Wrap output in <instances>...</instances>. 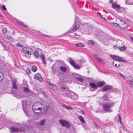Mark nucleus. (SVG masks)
I'll return each mask as SVG.
<instances>
[{"instance_id":"obj_1","label":"nucleus","mask_w":133,"mask_h":133,"mask_svg":"<svg viewBox=\"0 0 133 133\" xmlns=\"http://www.w3.org/2000/svg\"><path fill=\"white\" fill-rule=\"evenodd\" d=\"M110 56L112 59L114 60L112 62V63L114 64V66L118 68L120 66V63L119 62L120 61L125 62H127L126 60L122 59V57H121L114 55H111Z\"/></svg>"},{"instance_id":"obj_2","label":"nucleus","mask_w":133,"mask_h":133,"mask_svg":"<svg viewBox=\"0 0 133 133\" xmlns=\"http://www.w3.org/2000/svg\"><path fill=\"white\" fill-rule=\"evenodd\" d=\"M62 89L63 90H65L68 97L71 98L73 99H77L78 98V95L75 94L74 92L68 90L65 88L63 87H62Z\"/></svg>"},{"instance_id":"obj_3","label":"nucleus","mask_w":133,"mask_h":133,"mask_svg":"<svg viewBox=\"0 0 133 133\" xmlns=\"http://www.w3.org/2000/svg\"><path fill=\"white\" fill-rule=\"evenodd\" d=\"M80 24L79 20L78 19V17H76L75 20V23L72 26V28H73L71 30L74 31L75 30V31L78 29L80 26Z\"/></svg>"},{"instance_id":"obj_4","label":"nucleus","mask_w":133,"mask_h":133,"mask_svg":"<svg viewBox=\"0 0 133 133\" xmlns=\"http://www.w3.org/2000/svg\"><path fill=\"white\" fill-rule=\"evenodd\" d=\"M112 6L113 9H115L118 12H122L124 11V9L119 5L112 3Z\"/></svg>"},{"instance_id":"obj_5","label":"nucleus","mask_w":133,"mask_h":133,"mask_svg":"<svg viewBox=\"0 0 133 133\" xmlns=\"http://www.w3.org/2000/svg\"><path fill=\"white\" fill-rule=\"evenodd\" d=\"M21 51L23 53L30 55L32 53L33 50L30 47H26L23 48L22 49Z\"/></svg>"},{"instance_id":"obj_6","label":"nucleus","mask_w":133,"mask_h":133,"mask_svg":"<svg viewBox=\"0 0 133 133\" xmlns=\"http://www.w3.org/2000/svg\"><path fill=\"white\" fill-rule=\"evenodd\" d=\"M113 106V103H112L105 104L103 105V108L105 111L108 112H111L112 110L110 109V108Z\"/></svg>"},{"instance_id":"obj_7","label":"nucleus","mask_w":133,"mask_h":133,"mask_svg":"<svg viewBox=\"0 0 133 133\" xmlns=\"http://www.w3.org/2000/svg\"><path fill=\"white\" fill-rule=\"evenodd\" d=\"M43 107V104L41 102H35L33 104L32 108L33 110H35V109H40L41 107Z\"/></svg>"},{"instance_id":"obj_8","label":"nucleus","mask_w":133,"mask_h":133,"mask_svg":"<svg viewBox=\"0 0 133 133\" xmlns=\"http://www.w3.org/2000/svg\"><path fill=\"white\" fill-rule=\"evenodd\" d=\"M59 122L62 126L65 127L66 128H69L70 127L69 123L65 120L60 119Z\"/></svg>"},{"instance_id":"obj_9","label":"nucleus","mask_w":133,"mask_h":133,"mask_svg":"<svg viewBox=\"0 0 133 133\" xmlns=\"http://www.w3.org/2000/svg\"><path fill=\"white\" fill-rule=\"evenodd\" d=\"M69 62L75 69H80V66L79 65L76 64L75 61L72 59L69 58Z\"/></svg>"},{"instance_id":"obj_10","label":"nucleus","mask_w":133,"mask_h":133,"mask_svg":"<svg viewBox=\"0 0 133 133\" xmlns=\"http://www.w3.org/2000/svg\"><path fill=\"white\" fill-rule=\"evenodd\" d=\"M11 129L12 133H14V132H18L20 131H24L23 129H22L20 128L18 129L16 128L12 127L11 128Z\"/></svg>"},{"instance_id":"obj_11","label":"nucleus","mask_w":133,"mask_h":133,"mask_svg":"<svg viewBox=\"0 0 133 133\" xmlns=\"http://www.w3.org/2000/svg\"><path fill=\"white\" fill-rule=\"evenodd\" d=\"M16 83V81L15 79L13 80L12 81V86L14 89L12 92V93H14V92H16L18 89Z\"/></svg>"},{"instance_id":"obj_12","label":"nucleus","mask_w":133,"mask_h":133,"mask_svg":"<svg viewBox=\"0 0 133 133\" xmlns=\"http://www.w3.org/2000/svg\"><path fill=\"white\" fill-rule=\"evenodd\" d=\"M112 87L110 85H108L104 86L103 88L102 91L105 92L111 89Z\"/></svg>"},{"instance_id":"obj_13","label":"nucleus","mask_w":133,"mask_h":133,"mask_svg":"<svg viewBox=\"0 0 133 133\" xmlns=\"http://www.w3.org/2000/svg\"><path fill=\"white\" fill-rule=\"evenodd\" d=\"M119 21H121L122 23V25H121L120 26H119V27L123 29H126V26H127V24L126 23H125L121 19H119Z\"/></svg>"},{"instance_id":"obj_14","label":"nucleus","mask_w":133,"mask_h":133,"mask_svg":"<svg viewBox=\"0 0 133 133\" xmlns=\"http://www.w3.org/2000/svg\"><path fill=\"white\" fill-rule=\"evenodd\" d=\"M127 82L131 87H133V77H130L127 80Z\"/></svg>"},{"instance_id":"obj_15","label":"nucleus","mask_w":133,"mask_h":133,"mask_svg":"<svg viewBox=\"0 0 133 133\" xmlns=\"http://www.w3.org/2000/svg\"><path fill=\"white\" fill-rule=\"evenodd\" d=\"M34 78L35 79L39 80L40 82H42L43 80V79L41 77V75L39 74H36Z\"/></svg>"},{"instance_id":"obj_16","label":"nucleus","mask_w":133,"mask_h":133,"mask_svg":"<svg viewBox=\"0 0 133 133\" xmlns=\"http://www.w3.org/2000/svg\"><path fill=\"white\" fill-rule=\"evenodd\" d=\"M45 122V119H43L40 122H39L38 124L37 127H39V126H43L44 124V123Z\"/></svg>"},{"instance_id":"obj_17","label":"nucleus","mask_w":133,"mask_h":133,"mask_svg":"<svg viewBox=\"0 0 133 133\" xmlns=\"http://www.w3.org/2000/svg\"><path fill=\"white\" fill-rule=\"evenodd\" d=\"M90 85L91 88L95 90L97 89L98 87V86L93 83L90 82Z\"/></svg>"},{"instance_id":"obj_18","label":"nucleus","mask_w":133,"mask_h":133,"mask_svg":"<svg viewBox=\"0 0 133 133\" xmlns=\"http://www.w3.org/2000/svg\"><path fill=\"white\" fill-rule=\"evenodd\" d=\"M42 107H41V108L37 109H35V110H33V111L35 113L38 114V115H39L40 114L42 110Z\"/></svg>"},{"instance_id":"obj_19","label":"nucleus","mask_w":133,"mask_h":133,"mask_svg":"<svg viewBox=\"0 0 133 133\" xmlns=\"http://www.w3.org/2000/svg\"><path fill=\"white\" fill-rule=\"evenodd\" d=\"M49 85L50 88L51 89L54 90H57V86L54 84L50 83V84H49Z\"/></svg>"},{"instance_id":"obj_20","label":"nucleus","mask_w":133,"mask_h":133,"mask_svg":"<svg viewBox=\"0 0 133 133\" xmlns=\"http://www.w3.org/2000/svg\"><path fill=\"white\" fill-rule=\"evenodd\" d=\"M126 48L125 45H123L121 47L120 46H118V49L121 51H124L126 50Z\"/></svg>"},{"instance_id":"obj_21","label":"nucleus","mask_w":133,"mask_h":133,"mask_svg":"<svg viewBox=\"0 0 133 133\" xmlns=\"http://www.w3.org/2000/svg\"><path fill=\"white\" fill-rule=\"evenodd\" d=\"M62 105V107L67 110H72L73 109V108L71 107L66 105L65 104H63Z\"/></svg>"},{"instance_id":"obj_22","label":"nucleus","mask_w":133,"mask_h":133,"mask_svg":"<svg viewBox=\"0 0 133 133\" xmlns=\"http://www.w3.org/2000/svg\"><path fill=\"white\" fill-rule=\"evenodd\" d=\"M105 84V82L104 81H99L97 82V85L99 87H102Z\"/></svg>"},{"instance_id":"obj_23","label":"nucleus","mask_w":133,"mask_h":133,"mask_svg":"<svg viewBox=\"0 0 133 133\" xmlns=\"http://www.w3.org/2000/svg\"><path fill=\"white\" fill-rule=\"evenodd\" d=\"M75 45L78 47H82L84 46V45L83 43L80 42L76 44Z\"/></svg>"},{"instance_id":"obj_24","label":"nucleus","mask_w":133,"mask_h":133,"mask_svg":"<svg viewBox=\"0 0 133 133\" xmlns=\"http://www.w3.org/2000/svg\"><path fill=\"white\" fill-rule=\"evenodd\" d=\"M40 57L43 63L44 64H46V62L45 60V57L44 55H41L40 56Z\"/></svg>"},{"instance_id":"obj_25","label":"nucleus","mask_w":133,"mask_h":133,"mask_svg":"<svg viewBox=\"0 0 133 133\" xmlns=\"http://www.w3.org/2000/svg\"><path fill=\"white\" fill-rule=\"evenodd\" d=\"M78 118L80 120V121L82 123H84L85 122L84 121L83 117L81 116H77Z\"/></svg>"},{"instance_id":"obj_26","label":"nucleus","mask_w":133,"mask_h":133,"mask_svg":"<svg viewBox=\"0 0 133 133\" xmlns=\"http://www.w3.org/2000/svg\"><path fill=\"white\" fill-rule=\"evenodd\" d=\"M125 2V3L128 5H133V1L131 0H126Z\"/></svg>"},{"instance_id":"obj_27","label":"nucleus","mask_w":133,"mask_h":133,"mask_svg":"<svg viewBox=\"0 0 133 133\" xmlns=\"http://www.w3.org/2000/svg\"><path fill=\"white\" fill-rule=\"evenodd\" d=\"M4 75L3 73L0 71V83H1L4 78Z\"/></svg>"},{"instance_id":"obj_28","label":"nucleus","mask_w":133,"mask_h":133,"mask_svg":"<svg viewBox=\"0 0 133 133\" xmlns=\"http://www.w3.org/2000/svg\"><path fill=\"white\" fill-rule=\"evenodd\" d=\"M23 90L24 92L26 93H28L30 92V90L27 87H24Z\"/></svg>"},{"instance_id":"obj_29","label":"nucleus","mask_w":133,"mask_h":133,"mask_svg":"<svg viewBox=\"0 0 133 133\" xmlns=\"http://www.w3.org/2000/svg\"><path fill=\"white\" fill-rule=\"evenodd\" d=\"M60 70L64 72H65L66 71V68L64 66H61L60 68Z\"/></svg>"},{"instance_id":"obj_30","label":"nucleus","mask_w":133,"mask_h":133,"mask_svg":"<svg viewBox=\"0 0 133 133\" xmlns=\"http://www.w3.org/2000/svg\"><path fill=\"white\" fill-rule=\"evenodd\" d=\"M34 55L35 56L36 58L39 57V54L37 51H35L33 53Z\"/></svg>"},{"instance_id":"obj_31","label":"nucleus","mask_w":133,"mask_h":133,"mask_svg":"<svg viewBox=\"0 0 133 133\" xmlns=\"http://www.w3.org/2000/svg\"><path fill=\"white\" fill-rule=\"evenodd\" d=\"M75 79L81 82H82L83 81V79L82 78L77 77V76L75 77Z\"/></svg>"},{"instance_id":"obj_32","label":"nucleus","mask_w":133,"mask_h":133,"mask_svg":"<svg viewBox=\"0 0 133 133\" xmlns=\"http://www.w3.org/2000/svg\"><path fill=\"white\" fill-rule=\"evenodd\" d=\"M32 70L34 72H35L37 70V67L35 66H33L31 68Z\"/></svg>"},{"instance_id":"obj_33","label":"nucleus","mask_w":133,"mask_h":133,"mask_svg":"<svg viewBox=\"0 0 133 133\" xmlns=\"http://www.w3.org/2000/svg\"><path fill=\"white\" fill-rule=\"evenodd\" d=\"M88 43L89 44H90L92 45H94L95 43L92 40H89L88 41Z\"/></svg>"},{"instance_id":"obj_34","label":"nucleus","mask_w":133,"mask_h":133,"mask_svg":"<svg viewBox=\"0 0 133 133\" xmlns=\"http://www.w3.org/2000/svg\"><path fill=\"white\" fill-rule=\"evenodd\" d=\"M97 61L100 62L103 65L104 64V62L103 61V60L102 58H99V59H98Z\"/></svg>"},{"instance_id":"obj_35","label":"nucleus","mask_w":133,"mask_h":133,"mask_svg":"<svg viewBox=\"0 0 133 133\" xmlns=\"http://www.w3.org/2000/svg\"><path fill=\"white\" fill-rule=\"evenodd\" d=\"M102 98L105 100H107L108 99L107 95H104L102 97Z\"/></svg>"},{"instance_id":"obj_36","label":"nucleus","mask_w":133,"mask_h":133,"mask_svg":"<svg viewBox=\"0 0 133 133\" xmlns=\"http://www.w3.org/2000/svg\"><path fill=\"white\" fill-rule=\"evenodd\" d=\"M39 95H42L43 96V97H46L45 93L43 92H41L39 94Z\"/></svg>"},{"instance_id":"obj_37","label":"nucleus","mask_w":133,"mask_h":133,"mask_svg":"<svg viewBox=\"0 0 133 133\" xmlns=\"http://www.w3.org/2000/svg\"><path fill=\"white\" fill-rule=\"evenodd\" d=\"M93 124L95 126H96L97 128H101V127H102L100 125H97L95 122L93 123Z\"/></svg>"},{"instance_id":"obj_38","label":"nucleus","mask_w":133,"mask_h":133,"mask_svg":"<svg viewBox=\"0 0 133 133\" xmlns=\"http://www.w3.org/2000/svg\"><path fill=\"white\" fill-rule=\"evenodd\" d=\"M111 24L113 26L115 27H117L118 26V24L117 23H113Z\"/></svg>"},{"instance_id":"obj_39","label":"nucleus","mask_w":133,"mask_h":133,"mask_svg":"<svg viewBox=\"0 0 133 133\" xmlns=\"http://www.w3.org/2000/svg\"><path fill=\"white\" fill-rule=\"evenodd\" d=\"M2 32L3 34H5L7 32V30L5 28H3L2 30Z\"/></svg>"},{"instance_id":"obj_40","label":"nucleus","mask_w":133,"mask_h":133,"mask_svg":"<svg viewBox=\"0 0 133 133\" xmlns=\"http://www.w3.org/2000/svg\"><path fill=\"white\" fill-rule=\"evenodd\" d=\"M26 72L28 74H30L31 71L30 69H27L26 70Z\"/></svg>"},{"instance_id":"obj_41","label":"nucleus","mask_w":133,"mask_h":133,"mask_svg":"<svg viewBox=\"0 0 133 133\" xmlns=\"http://www.w3.org/2000/svg\"><path fill=\"white\" fill-rule=\"evenodd\" d=\"M16 45L17 46L19 47H23V45L19 43H17Z\"/></svg>"},{"instance_id":"obj_42","label":"nucleus","mask_w":133,"mask_h":133,"mask_svg":"<svg viewBox=\"0 0 133 133\" xmlns=\"http://www.w3.org/2000/svg\"><path fill=\"white\" fill-rule=\"evenodd\" d=\"M94 57L97 59V60L98 59H99V56L96 54H94Z\"/></svg>"},{"instance_id":"obj_43","label":"nucleus","mask_w":133,"mask_h":133,"mask_svg":"<svg viewBox=\"0 0 133 133\" xmlns=\"http://www.w3.org/2000/svg\"><path fill=\"white\" fill-rule=\"evenodd\" d=\"M2 9L4 10L5 11L6 10V9L5 7V6L4 5H2Z\"/></svg>"},{"instance_id":"obj_44","label":"nucleus","mask_w":133,"mask_h":133,"mask_svg":"<svg viewBox=\"0 0 133 133\" xmlns=\"http://www.w3.org/2000/svg\"><path fill=\"white\" fill-rule=\"evenodd\" d=\"M79 112L84 115L85 114L83 110H80V111H79Z\"/></svg>"},{"instance_id":"obj_45","label":"nucleus","mask_w":133,"mask_h":133,"mask_svg":"<svg viewBox=\"0 0 133 133\" xmlns=\"http://www.w3.org/2000/svg\"><path fill=\"white\" fill-rule=\"evenodd\" d=\"M45 80L49 84H49H50V83H50V80L49 79H48V78H46Z\"/></svg>"},{"instance_id":"obj_46","label":"nucleus","mask_w":133,"mask_h":133,"mask_svg":"<svg viewBox=\"0 0 133 133\" xmlns=\"http://www.w3.org/2000/svg\"><path fill=\"white\" fill-rule=\"evenodd\" d=\"M19 23L20 24L22 25L24 27H27L26 25L25 24L23 23H22V22H19Z\"/></svg>"},{"instance_id":"obj_47","label":"nucleus","mask_w":133,"mask_h":133,"mask_svg":"<svg viewBox=\"0 0 133 133\" xmlns=\"http://www.w3.org/2000/svg\"><path fill=\"white\" fill-rule=\"evenodd\" d=\"M113 48L114 49H118V47H117L116 45H114L113 46Z\"/></svg>"},{"instance_id":"obj_48","label":"nucleus","mask_w":133,"mask_h":133,"mask_svg":"<svg viewBox=\"0 0 133 133\" xmlns=\"http://www.w3.org/2000/svg\"><path fill=\"white\" fill-rule=\"evenodd\" d=\"M22 104L23 107H24V104H25V105H26V104H25V101H22Z\"/></svg>"},{"instance_id":"obj_49","label":"nucleus","mask_w":133,"mask_h":133,"mask_svg":"<svg viewBox=\"0 0 133 133\" xmlns=\"http://www.w3.org/2000/svg\"><path fill=\"white\" fill-rule=\"evenodd\" d=\"M89 30L90 31V30H93V28L91 26H89Z\"/></svg>"},{"instance_id":"obj_50","label":"nucleus","mask_w":133,"mask_h":133,"mask_svg":"<svg viewBox=\"0 0 133 133\" xmlns=\"http://www.w3.org/2000/svg\"><path fill=\"white\" fill-rule=\"evenodd\" d=\"M119 121H122V118L121 116L120 115L119 116Z\"/></svg>"},{"instance_id":"obj_51","label":"nucleus","mask_w":133,"mask_h":133,"mask_svg":"<svg viewBox=\"0 0 133 133\" xmlns=\"http://www.w3.org/2000/svg\"><path fill=\"white\" fill-rule=\"evenodd\" d=\"M112 2H113V1H112V0H110L109 1V3H112H112H112Z\"/></svg>"},{"instance_id":"obj_52","label":"nucleus","mask_w":133,"mask_h":133,"mask_svg":"<svg viewBox=\"0 0 133 133\" xmlns=\"http://www.w3.org/2000/svg\"><path fill=\"white\" fill-rule=\"evenodd\" d=\"M121 22V23H120L119 24H118V26H120L121 25H122V23L121 22V21H120Z\"/></svg>"},{"instance_id":"obj_53","label":"nucleus","mask_w":133,"mask_h":133,"mask_svg":"<svg viewBox=\"0 0 133 133\" xmlns=\"http://www.w3.org/2000/svg\"><path fill=\"white\" fill-rule=\"evenodd\" d=\"M119 75H120L122 76L123 77H125V76H124L123 75H122L120 73L119 74Z\"/></svg>"},{"instance_id":"obj_54","label":"nucleus","mask_w":133,"mask_h":133,"mask_svg":"<svg viewBox=\"0 0 133 133\" xmlns=\"http://www.w3.org/2000/svg\"><path fill=\"white\" fill-rule=\"evenodd\" d=\"M74 35L75 36H77V34L76 33H74Z\"/></svg>"},{"instance_id":"obj_55","label":"nucleus","mask_w":133,"mask_h":133,"mask_svg":"<svg viewBox=\"0 0 133 133\" xmlns=\"http://www.w3.org/2000/svg\"><path fill=\"white\" fill-rule=\"evenodd\" d=\"M130 39L133 41V38L132 37H130Z\"/></svg>"},{"instance_id":"obj_56","label":"nucleus","mask_w":133,"mask_h":133,"mask_svg":"<svg viewBox=\"0 0 133 133\" xmlns=\"http://www.w3.org/2000/svg\"><path fill=\"white\" fill-rule=\"evenodd\" d=\"M119 121V122H120V123L121 124H122V121Z\"/></svg>"},{"instance_id":"obj_57","label":"nucleus","mask_w":133,"mask_h":133,"mask_svg":"<svg viewBox=\"0 0 133 133\" xmlns=\"http://www.w3.org/2000/svg\"><path fill=\"white\" fill-rule=\"evenodd\" d=\"M43 36H45V37H47V35H43Z\"/></svg>"},{"instance_id":"obj_58","label":"nucleus","mask_w":133,"mask_h":133,"mask_svg":"<svg viewBox=\"0 0 133 133\" xmlns=\"http://www.w3.org/2000/svg\"><path fill=\"white\" fill-rule=\"evenodd\" d=\"M72 32H71L70 31H69L68 32H67L68 33H71Z\"/></svg>"},{"instance_id":"obj_59","label":"nucleus","mask_w":133,"mask_h":133,"mask_svg":"<svg viewBox=\"0 0 133 133\" xmlns=\"http://www.w3.org/2000/svg\"><path fill=\"white\" fill-rule=\"evenodd\" d=\"M12 34H13V35H14V32H12Z\"/></svg>"},{"instance_id":"obj_60","label":"nucleus","mask_w":133,"mask_h":133,"mask_svg":"<svg viewBox=\"0 0 133 133\" xmlns=\"http://www.w3.org/2000/svg\"><path fill=\"white\" fill-rule=\"evenodd\" d=\"M17 96V95H16V94H15V95H14V96H15V97H16V96Z\"/></svg>"},{"instance_id":"obj_61","label":"nucleus","mask_w":133,"mask_h":133,"mask_svg":"<svg viewBox=\"0 0 133 133\" xmlns=\"http://www.w3.org/2000/svg\"><path fill=\"white\" fill-rule=\"evenodd\" d=\"M103 18L105 20H106L105 19V18H104V17H103Z\"/></svg>"},{"instance_id":"obj_62","label":"nucleus","mask_w":133,"mask_h":133,"mask_svg":"<svg viewBox=\"0 0 133 133\" xmlns=\"http://www.w3.org/2000/svg\"><path fill=\"white\" fill-rule=\"evenodd\" d=\"M116 64H117V62H116Z\"/></svg>"},{"instance_id":"obj_63","label":"nucleus","mask_w":133,"mask_h":133,"mask_svg":"<svg viewBox=\"0 0 133 133\" xmlns=\"http://www.w3.org/2000/svg\"><path fill=\"white\" fill-rule=\"evenodd\" d=\"M78 36H80L79 35H78Z\"/></svg>"}]
</instances>
